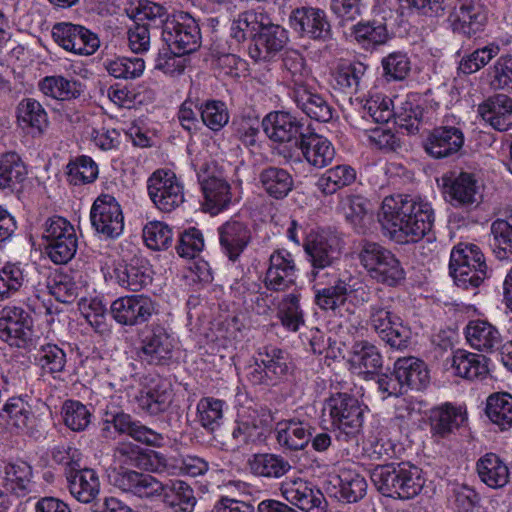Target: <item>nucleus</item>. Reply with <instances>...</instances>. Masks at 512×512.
<instances>
[{"label": "nucleus", "mask_w": 512, "mask_h": 512, "mask_svg": "<svg viewBox=\"0 0 512 512\" xmlns=\"http://www.w3.org/2000/svg\"><path fill=\"white\" fill-rule=\"evenodd\" d=\"M261 125L271 141L285 144L282 149L297 146L298 141L307 133L304 129V121L286 111L268 113Z\"/></svg>", "instance_id": "obj_18"}, {"label": "nucleus", "mask_w": 512, "mask_h": 512, "mask_svg": "<svg viewBox=\"0 0 512 512\" xmlns=\"http://www.w3.org/2000/svg\"><path fill=\"white\" fill-rule=\"evenodd\" d=\"M65 480L70 495L80 503H92L99 495L100 481L93 469L81 465L75 471H69Z\"/></svg>", "instance_id": "obj_34"}, {"label": "nucleus", "mask_w": 512, "mask_h": 512, "mask_svg": "<svg viewBox=\"0 0 512 512\" xmlns=\"http://www.w3.org/2000/svg\"><path fill=\"white\" fill-rule=\"evenodd\" d=\"M448 22L454 33L471 37L484 29L487 13L480 0H460Z\"/></svg>", "instance_id": "obj_26"}, {"label": "nucleus", "mask_w": 512, "mask_h": 512, "mask_svg": "<svg viewBox=\"0 0 512 512\" xmlns=\"http://www.w3.org/2000/svg\"><path fill=\"white\" fill-rule=\"evenodd\" d=\"M109 478L114 487L125 493L144 499L162 497L171 512H193L197 504L193 488L182 480L164 484L150 474L123 468L114 470Z\"/></svg>", "instance_id": "obj_2"}, {"label": "nucleus", "mask_w": 512, "mask_h": 512, "mask_svg": "<svg viewBox=\"0 0 512 512\" xmlns=\"http://www.w3.org/2000/svg\"><path fill=\"white\" fill-rule=\"evenodd\" d=\"M98 173V165L86 155L70 160L66 166L67 181L72 185L92 183L97 179Z\"/></svg>", "instance_id": "obj_58"}, {"label": "nucleus", "mask_w": 512, "mask_h": 512, "mask_svg": "<svg viewBox=\"0 0 512 512\" xmlns=\"http://www.w3.org/2000/svg\"><path fill=\"white\" fill-rule=\"evenodd\" d=\"M281 82L288 96H291L310 85H316L317 80L305 57L296 50H288L282 58Z\"/></svg>", "instance_id": "obj_25"}, {"label": "nucleus", "mask_w": 512, "mask_h": 512, "mask_svg": "<svg viewBox=\"0 0 512 512\" xmlns=\"http://www.w3.org/2000/svg\"><path fill=\"white\" fill-rule=\"evenodd\" d=\"M16 114L19 125L24 129H30L34 137L42 135L48 128V114L42 104L33 98L22 99L17 106Z\"/></svg>", "instance_id": "obj_44"}, {"label": "nucleus", "mask_w": 512, "mask_h": 512, "mask_svg": "<svg viewBox=\"0 0 512 512\" xmlns=\"http://www.w3.org/2000/svg\"><path fill=\"white\" fill-rule=\"evenodd\" d=\"M117 281L122 288L138 292L152 281L147 262L133 259L117 272Z\"/></svg>", "instance_id": "obj_52"}, {"label": "nucleus", "mask_w": 512, "mask_h": 512, "mask_svg": "<svg viewBox=\"0 0 512 512\" xmlns=\"http://www.w3.org/2000/svg\"><path fill=\"white\" fill-rule=\"evenodd\" d=\"M105 423L113 425L118 433L126 434L135 441L154 447L163 445L164 436L161 433L133 420L129 414L122 411L106 413Z\"/></svg>", "instance_id": "obj_30"}, {"label": "nucleus", "mask_w": 512, "mask_h": 512, "mask_svg": "<svg viewBox=\"0 0 512 512\" xmlns=\"http://www.w3.org/2000/svg\"><path fill=\"white\" fill-rule=\"evenodd\" d=\"M303 248L312 266L311 276L314 280L321 270L336 265L342 254L341 239L325 230H311L304 240Z\"/></svg>", "instance_id": "obj_10"}, {"label": "nucleus", "mask_w": 512, "mask_h": 512, "mask_svg": "<svg viewBox=\"0 0 512 512\" xmlns=\"http://www.w3.org/2000/svg\"><path fill=\"white\" fill-rule=\"evenodd\" d=\"M311 430L314 428L309 421L294 417L276 424L275 437L284 449L303 450L310 442Z\"/></svg>", "instance_id": "obj_32"}, {"label": "nucleus", "mask_w": 512, "mask_h": 512, "mask_svg": "<svg viewBox=\"0 0 512 512\" xmlns=\"http://www.w3.org/2000/svg\"><path fill=\"white\" fill-rule=\"evenodd\" d=\"M175 341L161 324L152 323L140 334V347L137 355L142 363L162 366L172 359Z\"/></svg>", "instance_id": "obj_14"}, {"label": "nucleus", "mask_w": 512, "mask_h": 512, "mask_svg": "<svg viewBox=\"0 0 512 512\" xmlns=\"http://www.w3.org/2000/svg\"><path fill=\"white\" fill-rule=\"evenodd\" d=\"M478 113L497 131H507L512 127V99L505 94L488 98L478 106Z\"/></svg>", "instance_id": "obj_37"}, {"label": "nucleus", "mask_w": 512, "mask_h": 512, "mask_svg": "<svg viewBox=\"0 0 512 512\" xmlns=\"http://www.w3.org/2000/svg\"><path fill=\"white\" fill-rule=\"evenodd\" d=\"M287 41V31L280 25L274 24L269 17V24H265L254 36L253 42L249 45L248 54L256 62L269 61L284 48Z\"/></svg>", "instance_id": "obj_27"}, {"label": "nucleus", "mask_w": 512, "mask_h": 512, "mask_svg": "<svg viewBox=\"0 0 512 512\" xmlns=\"http://www.w3.org/2000/svg\"><path fill=\"white\" fill-rule=\"evenodd\" d=\"M493 247L497 258L503 260L512 256V214L506 219L494 220L490 227Z\"/></svg>", "instance_id": "obj_59"}, {"label": "nucleus", "mask_w": 512, "mask_h": 512, "mask_svg": "<svg viewBox=\"0 0 512 512\" xmlns=\"http://www.w3.org/2000/svg\"><path fill=\"white\" fill-rule=\"evenodd\" d=\"M31 478L32 467L25 461H18L5 466L2 484L7 491L24 496L29 490Z\"/></svg>", "instance_id": "obj_55"}, {"label": "nucleus", "mask_w": 512, "mask_h": 512, "mask_svg": "<svg viewBox=\"0 0 512 512\" xmlns=\"http://www.w3.org/2000/svg\"><path fill=\"white\" fill-rule=\"evenodd\" d=\"M269 24V16L258 10H246L240 12L231 22L230 36L238 43L252 38L258 34L260 29Z\"/></svg>", "instance_id": "obj_45"}, {"label": "nucleus", "mask_w": 512, "mask_h": 512, "mask_svg": "<svg viewBox=\"0 0 512 512\" xmlns=\"http://www.w3.org/2000/svg\"><path fill=\"white\" fill-rule=\"evenodd\" d=\"M289 97L299 110L313 120L328 122L333 117L332 106L317 91L316 85H310Z\"/></svg>", "instance_id": "obj_36"}, {"label": "nucleus", "mask_w": 512, "mask_h": 512, "mask_svg": "<svg viewBox=\"0 0 512 512\" xmlns=\"http://www.w3.org/2000/svg\"><path fill=\"white\" fill-rule=\"evenodd\" d=\"M156 312V303L144 294L119 297L110 306L113 319L130 327L148 322Z\"/></svg>", "instance_id": "obj_20"}, {"label": "nucleus", "mask_w": 512, "mask_h": 512, "mask_svg": "<svg viewBox=\"0 0 512 512\" xmlns=\"http://www.w3.org/2000/svg\"><path fill=\"white\" fill-rule=\"evenodd\" d=\"M394 369L406 390H421L429 383V371L421 359L413 356L398 358Z\"/></svg>", "instance_id": "obj_42"}, {"label": "nucleus", "mask_w": 512, "mask_h": 512, "mask_svg": "<svg viewBox=\"0 0 512 512\" xmlns=\"http://www.w3.org/2000/svg\"><path fill=\"white\" fill-rule=\"evenodd\" d=\"M38 88L47 97L70 101L79 98L84 92L85 86L74 78L51 75L42 78L38 82Z\"/></svg>", "instance_id": "obj_41"}, {"label": "nucleus", "mask_w": 512, "mask_h": 512, "mask_svg": "<svg viewBox=\"0 0 512 512\" xmlns=\"http://www.w3.org/2000/svg\"><path fill=\"white\" fill-rule=\"evenodd\" d=\"M27 167L16 152L0 155V190H14L27 177Z\"/></svg>", "instance_id": "obj_48"}, {"label": "nucleus", "mask_w": 512, "mask_h": 512, "mask_svg": "<svg viewBox=\"0 0 512 512\" xmlns=\"http://www.w3.org/2000/svg\"><path fill=\"white\" fill-rule=\"evenodd\" d=\"M31 314L21 306L6 305L0 310V339L11 347L28 348L33 344Z\"/></svg>", "instance_id": "obj_13"}, {"label": "nucleus", "mask_w": 512, "mask_h": 512, "mask_svg": "<svg viewBox=\"0 0 512 512\" xmlns=\"http://www.w3.org/2000/svg\"><path fill=\"white\" fill-rule=\"evenodd\" d=\"M280 490L287 502L304 512L326 511L327 502L323 493L306 480H286L281 484Z\"/></svg>", "instance_id": "obj_23"}, {"label": "nucleus", "mask_w": 512, "mask_h": 512, "mask_svg": "<svg viewBox=\"0 0 512 512\" xmlns=\"http://www.w3.org/2000/svg\"><path fill=\"white\" fill-rule=\"evenodd\" d=\"M221 251L235 263L251 240L250 229L243 222L230 220L218 228Z\"/></svg>", "instance_id": "obj_31"}, {"label": "nucleus", "mask_w": 512, "mask_h": 512, "mask_svg": "<svg viewBox=\"0 0 512 512\" xmlns=\"http://www.w3.org/2000/svg\"><path fill=\"white\" fill-rule=\"evenodd\" d=\"M350 370L364 379H371L383 367L379 349L368 341H358L352 346L349 358Z\"/></svg>", "instance_id": "obj_33"}, {"label": "nucleus", "mask_w": 512, "mask_h": 512, "mask_svg": "<svg viewBox=\"0 0 512 512\" xmlns=\"http://www.w3.org/2000/svg\"><path fill=\"white\" fill-rule=\"evenodd\" d=\"M259 182L274 199L285 198L294 187L292 175L286 169L276 166L264 168L259 174Z\"/></svg>", "instance_id": "obj_46"}, {"label": "nucleus", "mask_w": 512, "mask_h": 512, "mask_svg": "<svg viewBox=\"0 0 512 512\" xmlns=\"http://www.w3.org/2000/svg\"><path fill=\"white\" fill-rule=\"evenodd\" d=\"M476 470L480 480L490 488L499 489L509 482V468L495 453L489 452L480 457Z\"/></svg>", "instance_id": "obj_43"}, {"label": "nucleus", "mask_w": 512, "mask_h": 512, "mask_svg": "<svg viewBox=\"0 0 512 512\" xmlns=\"http://www.w3.org/2000/svg\"><path fill=\"white\" fill-rule=\"evenodd\" d=\"M34 360L42 374H49L56 378L57 374L65 370L67 356L57 344L46 343L38 348Z\"/></svg>", "instance_id": "obj_53"}, {"label": "nucleus", "mask_w": 512, "mask_h": 512, "mask_svg": "<svg viewBox=\"0 0 512 512\" xmlns=\"http://www.w3.org/2000/svg\"><path fill=\"white\" fill-rule=\"evenodd\" d=\"M367 323L390 347L402 350L408 346L410 329L383 301L369 306Z\"/></svg>", "instance_id": "obj_11"}, {"label": "nucleus", "mask_w": 512, "mask_h": 512, "mask_svg": "<svg viewBox=\"0 0 512 512\" xmlns=\"http://www.w3.org/2000/svg\"><path fill=\"white\" fill-rule=\"evenodd\" d=\"M289 21L290 26L303 37L323 42L332 38L327 13L318 7L296 8L291 12Z\"/></svg>", "instance_id": "obj_22"}, {"label": "nucleus", "mask_w": 512, "mask_h": 512, "mask_svg": "<svg viewBox=\"0 0 512 512\" xmlns=\"http://www.w3.org/2000/svg\"><path fill=\"white\" fill-rule=\"evenodd\" d=\"M205 205L211 214H218L231 202L230 185L215 161L194 163Z\"/></svg>", "instance_id": "obj_12"}, {"label": "nucleus", "mask_w": 512, "mask_h": 512, "mask_svg": "<svg viewBox=\"0 0 512 512\" xmlns=\"http://www.w3.org/2000/svg\"><path fill=\"white\" fill-rule=\"evenodd\" d=\"M279 154L290 165L301 164L303 160L314 169L329 166L335 157V148L330 140L315 132H307L297 146L284 148Z\"/></svg>", "instance_id": "obj_9"}, {"label": "nucleus", "mask_w": 512, "mask_h": 512, "mask_svg": "<svg viewBox=\"0 0 512 512\" xmlns=\"http://www.w3.org/2000/svg\"><path fill=\"white\" fill-rule=\"evenodd\" d=\"M297 271L295 258L291 252L285 249L273 251L265 273L266 288L276 292L285 291L295 284Z\"/></svg>", "instance_id": "obj_24"}, {"label": "nucleus", "mask_w": 512, "mask_h": 512, "mask_svg": "<svg viewBox=\"0 0 512 512\" xmlns=\"http://www.w3.org/2000/svg\"><path fill=\"white\" fill-rule=\"evenodd\" d=\"M225 406V401L221 399L214 397L201 398L196 406L197 421L207 431H215L222 424Z\"/></svg>", "instance_id": "obj_57"}, {"label": "nucleus", "mask_w": 512, "mask_h": 512, "mask_svg": "<svg viewBox=\"0 0 512 512\" xmlns=\"http://www.w3.org/2000/svg\"><path fill=\"white\" fill-rule=\"evenodd\" d=\"M252 361L245 369V377L254 386L275 385L292 369L288 352L273 344L259 346Z\"/></svg>", "instance_id": "obj_5"}, {"label": "nucleus", "mask_w": 512, "mask_h": 512, "mask_svg": "<svg viewBox=\"0 0 512 512\" xmlns=\"http://www.w3.org/2000/svg\"><path fill=\"white\" fill-rule=\"evenodd\" d=\"M464 333L467 343L480 352L494 353L502 345V336L499 330L485 320L469 321Z\"/></svg>", "instance_id": "obj_35"}, {"label": "nucleus", "mask_w": 512, "mask_h": 512, "mask_svg": "<svg viewBox=\"0 0 512 512\" xmlns=\"http://www.w3.org/2000/svg\"><path fill=\"white\" fill-rule=\"evenodd\" d=\"M486 415L501 430L512 427V395L506 392L491 394L486 400Z\"/></svg>", "instance_id": "obj_54"}, {"label": "nucleus", "mask_w": 512, "mask_h": 512, "mask_svg": "<svg viewBox=\"0 0 512 512\" xmlns=\"http://www.w3.org/2000/svg\"><path fill=\"white\" fill-rule=\"evenodd\" d=\"M465 420L460 409L445 404L431 411V432L434 437L444 438L457 429Z\"/></svg>", "instance_id": "obj_51"}, {"label": "nucleus", "mask_w": 512, "mask_h": 512, "mask_svg": "<svg viewBox=\"0 0 512 512\" xmlns=\"http://www.w3.org/2000/svg\"><path fill=\"white\" fill-rule=\"evenodd\" d=\"M250 472L259 477L277 479L290 469V463L281 455L273 453L254 454L248 461Z\"/></svg>", "instance_id": "obj_47"}, {"label": "nucleus", "mask_w": 512, "mask_h": 512, "mask_svg": "<svg viewBox=\"0 0 512 512\" xmlns=\"http://www.w3.org/2000/svg\"><path fill=\"white\" fill-rule=\"evenodd\" d=\"M277 318L282 326L291 332H296L304 325V312L300 305V294L284 295L277 306Z\"/></svg>", "instance_id": "obj_56"}, {"label": "nucleus", "mask_w": 512, "mask_h": 512, "mask_svg": "<svg viewBox=\"0 0 512 512\" xmlns=\"http://www.w3.org/2000/svg\"><path fill=\"white\" fill-rule=\"evenodd\" d=\"M163 41L180 54L196 51L201 45V33L197 21L188 13L173 16L161 33Z\"/></svg>", "instance_id": "obj_17"}, {"label": "nucleus", "mask_w": 512, "mask_h": 512, "mask_svg": "<svg viewBox=\"0 0 512 512\" xmlns=\"http://www.w3.org/2000/svg\"><path fill=\"white\" fill-rule=\"evenodd\" d=\"M383 77L387 81H402L406 79L411 71V61L407 53L394 51L383 57L381 60Z\"/></svg>", "instance_id": "obj_63"}, {"label": "nucleus", "mask_w": 512, "mask_h": 512, "mask_svg": "<svg viewBox=\"0 0 512 512\" xmlns=\"http://www.w3.org/2000/svg\"><path fill=\"white\" fill-rule=\"evenodd\" d=\"M361 265L377 283L396 287L405 280V270L394 253L375 242H365L359 253Z\"/></svg>", "instance_id": "obj_6"}, {"label": "nucleus", "mask_w": 512, "mask_h": 512, "mask_svg": "<svg viewBox=\"0 0 512 512\" xmlns=\"http://www.w3.org/2000/svg\"><path fill=\"white\" fill-rule=\"evenodd\" d=\"M91 226L103 239L118 238L124 230V215L119 202L109 194L99 195L90 209Z\"/></svg>", "instance_id": "obj_16"}, {"label": "nucleus", "mask_w": 512, "mask_h": 512, "mask_svg": "<svg viewBox=\"0 0 512 512\" xmlns=\"http://www.w3.org/2000/svg\"><path fill=\"white\" fill-rule=\"evenodd\" d=\"M370 479L383 496L400 500L414 498L424 486L421 469L408 463L377 465Z\"/></svg>", "instance_id": "obj_3"}, {"label": "nucleus", "mask_w": 512, "mask_h": 512, "mask_svg": "<svg viewBox=\"0 0 512 512\" xmlns=\"http://www.w3.org/2000/svg\"><path fill=\"white\" fill-rule=\"evenodd\" d=\"M48 406L40 398L11 397L2 408V417L21 432L37 426Z\"/></svg>", "instance_id": "obj_19"}, {"label": "nucleus", "mask_w": 512, "mask_h": 512, "mask_svg": "<svg viewBox=\"0 0 512 512\" xmlns=\"http://www.w3.org/2000/svg\"><path fill=\"white\" fill-rule=\"evenodd\" d=\"M464 133L455 126L434 128L424 142V149L435 159L450 157L460 151L464 145Z\"/></svg>", "instance_id": "obj_29"}, {"label": "nucleus", "mask_w": 512, "mask_h": 512, "mask_svg": "<svg viewBox=\"0 0 512 512\" xmlns=\"http://www.w3.org/2000/svg\"><path fill=\"white\" fill-rule=\"evenodd\" d=\"M338 482L340 498L347 503L358 502L366 495V479L355 471H342L338 476Z\"/></svg>", "instance_id": "obj_60"}, {"label": "nucleus", "mask_w": 512, "mask_h": 512, "mask_svg": "<svg viewBox=\"0 0 512 512\" xmlns=\"http://www.w3.org/2000/svg\"><path fill=\"white\" fill-rule=\"evenodd\" d=\"M379 221L384 235L395 243H417L431 232L435 212L419 195L394 194L383 199Z\"/></svg>", "instance_id": "obj_1"}, {"label": "nucleus", "mask_w": 512, "mask_h": 512, "mask_svg": "<svg viewBox=\"0 0 512 512\" xmlns=\"http://www.w3.org/2000/svg\"><path fill=\"white\" fill-rule=\"evenodd\" d=\"M424 118L423 108L414 101L408 99L401 103L395 110V123L414 134L419 131V125Z\"/></svg>", "instance_id": "obj_64"}, {"label": "nucleus", "mask_w": 512, "mask_h": 512, "mask_svg": "<svg viewBox=\"0 0 512 512\" xmlns=\"http://www.w3.org/2000/svg\"><path fill=\"white\" fill-rule=\"evenodd\" d=\"M451 366L457 376L469 381L484 380L489 374L486 356L463 349L454 351Z\"/></svg>", "instance_id": "obj_40"}, {"label": "nucleus", "mask_w": 512, "mask_h": 512, "mask_svg": "<svg viewBox=\"0 0 512 512\" xmlns=\"http://www.w3.org/2000/svg\"><path fill=\"white\" fill-rule=\"evenodd\" d=\"M26 282V274L20 263H6L0 269V301L15 295Z\"/></svg>", "instance_id": "obj_61"}, {"label": "nucleus", "mask_w": 512, "mask_h": 512, "mask_svg": "<svg viewBox=\"0 0 512 512\" xmlns=\"http://www.w3.org/2000/svg\"><path fill=\"white\" fill-rule=\"evenodd\" d=\"M268 420L269 415L265 409L242 408L238 412V417L231 433L235 446L241 447L259 440L263 435V428L268 424Z\"/></svg>", "instance_id": "obj_28"}, {"label": "nucleus", "mask_w": 512, "mask_h": 512, "mask_svg": "<svg viewBox=\"0 0 512 512\" xmlns=\"http://www.w3.org/2000/svg\"><path fill=\"white\" fill-rule=\"evenodd\" d=\"M450 275L462 289L478 288L487 276V265L480 248L475 244L460 243L453 248L449 262Z\"/></svg>", "instance_id": "obj_7"}, {"label": "nucleus", "mask_w": 512, "mask_h": 512, "mask_svg": "<svg viewBox=\"0 0 512 512\" xmlns=\"http://www.w3.org/2000/svg\"><path fill=\"white\" fill-rule=\"evenodd\" d=\"M368 69V65L360 61L338 65L332 73L334 88L345 93L356 94L367 87Z\"/></svg>", "instance_id": "obj_38"}, {"label": "nucleus", "mask_w": 512, "mask_h": 512, "mask_svg": "<svg viewBox=\"0 0 512 512\" xmlns=\"http://www.w3.org/2000/svg\"><path fill=\"white\" fill-rule=\"evenodd\" d=\"M148 195L162 212H171L184 202V187L174 172L158 169L147 180Z\"/></svg>", "instance_id": "obj_15"}, {"label": "nucleus", "mask_w": 512, "mask_h": 512, "mask_svg": "<svg viewBox=\"0 0 512 512\" xmlns=\"http://www.w3.org/2000/svg\"><path fill=\"white\" fill-rule=\"evenodd\" d=\"M135 18L137 22L147 25L149 29L161 28L162 31L166 23L172 19L163 5L151 1L139 2Z\"/></svg>", "instance_id": "obj_62"}, {"label": "nucleus", "mask_w": 512, "mask_h": 512, "mask_svg": "<svg viewBox=\"0 0 512 512\" xmlns=\"http://www.w3.org/2000/svg\"><path fill=\"white\" fill-rule=\"evenodd\" d=\"M173 400L171 384L161 378L152 379L150 385L140 392L139 406L150 415H158L166 411Z\"/></svg>", "instance_id": "obj_39"}, {"label": "nucleus", "mask_w": 512, "mask_h": 512, "mask_svg": "<svg viewBox=\"0 0 512 512\" xmlns=\"http://www.w3.org/2000/svg\"><path fill=\"white\" fill-rule=\"evenodd\" d=\"M43 240L47 257L57 265L71 261L78 249L74 226L61 216H53L44 224Z\"/></svg>", "instance_id": "obj_8"}, {"label": "nucleus", "mask_w": 512, "mask_h": 512, "mask_svg": "<svg viewBox=\"0 0 512 512\" xmlns=\"http://www.w3.org/2000/svg\"><path fill=\"white\" fill-rule=\"evenodd\" d=\"M444 193L454 207H476L482 202L483 185L473 173H451L443 177Z\"/></svg>", "instance_id": "obj_21"}, {"label": "nucleus", "mask_w": 512, "mask_h": 512, "mask_svg": "<svg viewBox=\"0 0 512 512\" xmlns=\"http://www.w3.org/2000/svg\"><path fill=\"white\" fill-rule=\"evenodd\" d=\"M356 180V171L347 164L327 169L316 181L315 186L324 195H332Z\"/></svg>", "instance_id": "obj_50"}, {"label": "nucleus", "mask_w": 512, "mask_h": 512, "mask_svg": "<svg viewBox=\"0 0 512 512\" xmlns=\"http://www.w3.org/2000/svg\"><path fill=\"white\" fill-rule=\"evenodd\" d=\"M351 35L358 44L366 49L383 45L389 40L386 24L378 18L360 21L353 25Z\"/></svg>", "instance_id": "obj_49"}, {"label": "nucleus", "mask_w": 512, "mask_h": 512, "mask_svg": "<svg viewBox=\"0 0 512 512\" xmlns=\"http://www.w3.org/2000/svg\"><path fill=\"white\" fill-rule=\"evenodd\" d=\"M366 407L354 395L346 392L332 394L326 401L327 411L336 440L356 442L362 431Z\"/></svg>", "instance_id": "obj_4"}]
</instances>
